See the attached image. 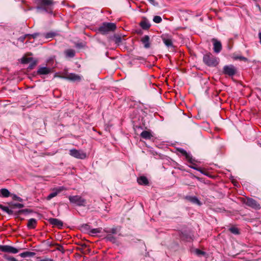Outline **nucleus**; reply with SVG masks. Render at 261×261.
Here are the masks:
<instances>
[{"mask_svg": "<svg viewBox=\"0 0 261 261\" xmlns=\"http://www.w3.org/2000/svg\"><path fill=\"white\" fill-rule=\"evenodd\" d=\"M203 62L207 66L216 67L219 64L220 60L219 58L208 52L203 55Z\"/></svg>", "mask_w": 261, "mask_h": 261, "instance_id": "obj_1", "label": "nucleus"}, {"mask_svg": "<svg viewBox=\"0 0 261 261\" xmlns=\"http://www.w3.org/2000/svg\"><path fill=\"white\" fill-rule=\"evenodd\" d=\"M36 3L38 5L37 7V10L47 11V9H52L55 2L53 0H36Z\"/></svg>", "mask_w": 261, "mask_h": 261, "instance_id": "obj_2", "label": "nucleus"}, {"mask_svg": "<svg viewBox=\"0 0 261 261\" xmlns=\"http://www.w3.org/2000/svg\"><path fill=\"white\" fill-rule=\"evenodd\" d=\"M116 29L115 23L112 22H104L99 28L98 30L103 34H106L110 32L114 31Z\"/></svg>", "mask_w": 261, "mask_h": 261, "instance_id": "obj_3", "label": "nucleus"}, {"mask_svg": "<svg viewBox=\"0 0 261 261\" xmlns=\"http://www.w3.org/2000/svg\"><path fill=\"white\" fill-rule=\"evenodd\" d=\"M101 228H93L91 229L88 224L83 225V232L87 233L91 236H94L96 234L100 233Z\"/></svg>", "mask_w": 261, "mask_h": 261, "instance_id": "obj_4", "label": "nucleus"}, {"mask_svg": "<svg viewBox=\"0 0 261 261\" xmlns=\"http://www.w3.org/2000/svg\"><path fill=\"white\" fill-rule=\"evenodd\" d=\"M237 72V69L233 65H225L223 68V74L229 76H233Z\"/></svg>", "mask_w": 261, "mask_h": 261, "instance_id": "obj_5", "label": "nucleus"}, {"mask_svg": "<svg viewBox=\"0 0 261 261\" xmlns=\"http://www.w3.org/2000/svg\"><path fill=\"white\" fill-rule=\"evenodd\" d=\"M244 203L246 205L255 210H259L260 208V204L254 199L247 197L246 199L244 200Z\"/></svg>", "mask_w": 261, "mask_h": 261, "instance_id": "obj_6", "label": "nucleus"}, {"mask_svg": "<svg viewBox=\"0 0 261 261\" xmlns=\"http://www.w3.org/2000/svg\"><path fill=\"white\" fill-rule=\"evenodd\" d=\"M0 251L13 254L17 253L19 251L18 249L10 245H0Z\"/></svg>", "mask_w": 261, "mask_h": 261, "instance_id": "obj_7", "label": "nucleus"}, {"mask_svg": "<svg viewBox=\"0 0 261 261\" xmlns=\"http://www.w3.org/2000/svg\"><path fill=\"white\" fill-rule=\"evenodd\" d=\"M178 151L184 155L188 161L190 163L194 164V162L196 161L195 160L192 158V155L190 153L187 152L184 149L181 148H178Z\"/></svg>", "mask_w": 261, "mask_h": 261, "instance_id": "obj_8", "label": "nucleus"}, {"mask_svg": "<svg viewBox=\"0 0 261 261\" xmlns=\"http://www.w3.org/2000/svg\"><path fill=\"white\" fill-rule=\"evenodd\" d=\"M212 42H213L214 45V51L216 54L219 53L222 50V44L221 42L215 38L212 39Z\"/></svg>", "mask_w": 261, "mask_h": 261, "instance_id": "obj_9", "label": "nucleus"}, {"mask_svg": "<svg viewBox=\"0 0 261 261\" xmlns=\"http://www.w3.org/2000/svg\"><path fill=\"white\" fill-rule=\"evenodd\" d=\"M69 200L71 203L79 206L82 205V198L80 196H69Z\"/></svg>", "mask_w": 261, "mask_h": 261, "instance_id": "obj_10", "label": "nucleus"}, {"mask_svg": "<svg viewBox=\"0 0 261 261\" xmlns=\"http://www.w3.org/2000/svg\"><path fill=\"white\" fill-rule=\"evenodd\" d=\"M62 78L72 82L80 81L81 80L80 76L72 73L67 74Z\"/></svg>", "mask_w": 261, "mask_h": 261, "instance_id": "obj_11", "label": "nucleus"}, {"mask_svg": "<svg viewBox=\"0 0 261 261\" xmlns=\"http://www.w3.org/2000/svg\"><path fill=\"white\" fill-rule=\"evenodd\" d=\"M48 221L51 224L59 228H61L63 225V222L61 220L56 218H49Z\"/></svg>", "mask_w": 261, "mask_h": 261, "instance_id": "obj_12", "label": "nucleus"}, {"mask_svg": "<svg viewBox=\"0 0 261 261\" xmlns=\"http://www.w3.org/2000/svg\"><path fill=\"white\" fill-rule=\"evenodd\" d=\"M64 189L63 187H59L54 190V191L50 193L46 197L47 200H49L54 197L56 196L58 194L60 193Z\"/></svg>", "mask_w": 261, "mask_h": 261, "instance_id": "obj_13", "label": "nucleus"}, {"mask_svg": "<svg viewBox=\"0 0 261 261\" xmlns=\"http://www.w3.org/2000/svg\"><path fill=\"white\" fill-rule=\"evenodd\" d=\"M64 54L66 59L72 58L75 56V51L73 49L68 48L64 51Z\"/></svg>", "mask_w": 261, "mask_h": 261, "instance_id": "obj_14", "label": "nucleus"}, {"mask_svg": "<svg viewBox=\"0 0 261 261\" xmlns=\"http://www.w3.org/2000/svg\"><path fill=\"white\" fill-rule=\"evenodd\" d=\"M185 199L194 204H197L198 205H201L202 204L199 200L195 196H186L185 197Z\"/></svg>", "mask_w": 261, "mask_h": 261, "instance_id": "obj_15", "label": "nucleus"}, {"mask_svg": "<svg viewBox=\"0 0 261 261\" xmlns=\"http://www.w3.org/2000/svg\"><path fill=\"white\" fill-rule=\"evenodd\" d=\"M140 25L143 30H148L151 26L149 21L146 18L140 22Z\"/></svg>", "mask_w": 261, "mask_h": 261, "instance_id": "obj_16", "label": "nucleus"}, {"mask_svg": "<svg viewBox=\"0 0 261 261\" xmlns=\"http://www.w3.org/2000/svg\"><path fill=\"white\" fill-rule=\"evenodd\" d=\"M162 40L163 41V42L166 45V46L168 47H172L173 46V43L172 39L167 36H164L162 37Z\"/></svg>", "mask_w": 261, "mask_h": 261, "instance_id": "obj_17", "label": "nucleus"}, {"mask_svg": "<svg viewBox=\"0 0 261 261\" xmlns=\"http://www.w3.org/2000/svg\"><path fill=\"white\" fill-rule=\"evenodd\" d=\"M149 39V37L148 35H145L141 39V41L144 44V47L146 48H148L150 47Z\"/></svg>", "mask_w": 261, "mask_h": 261, "instance_id": "obj_18", "label": "nucleus"}, {"mask_svg": "<svg viewBox=\"0 0 261 261\" xmlns=\"http://www.w3.org/2000/svg\"><path fill=\"white\" fill-rule=\"evenodd\" d=\"M50 72V69L46 67H42L38 69L37 72L41 75H45Z\"/></svg>", "mask_w": 261, "mask_h": 261, "instance_id": "obj_19", "label": "nucleus"}, {"mask_svg": "<svg viewBox=\"0 0 261 261\" xmlns=\"http://www.w3.org/2000/svg\"><path fill=\"white\" fill-rule=\"evenodd\" d=\"M37 223V220L34 218H31L29 220L27 227L29 229H34L35 228Z\"/></svg>", "mask_w": 261, "mask_h": 261, "instance_id": "obj_20", "label": "nucleus"}, {"mask_svg": "<svg viewBox=\"0 0 261 261\" xmlns=\"http://www.w3.org/2000/svg\"><path fill=\"white\" fill-rule=\"evenodd\" d=\"M70 154L76 158H81V154L80 152L75 149L70 150Z\"/></svg>", "mask_w": 261, "mask_h": 261, "instance_id": "obj_21", "label": "nucleus"}, {"mask_svg": "<svg viewBox=\"0 0 261 261\" xmlns=\"http://www.w3.org/2000/svg\"><path fill=\"white\" fill-rule=\"evenodd\" d=\"M140 136L142 138L145 139H150L152 137L151 133L147 131V130L143 131L141 133Z\"/></svg>", "mask_w": 261, "mask_h": 261, "instance_id": "obj_22", "label": "nucleus"}, {"mask_svg": "<svg viewBox=\"0 0 261 261\" xmlns=\"http://www.w3.org/2000/svg\"><path fill=\"white\" fill-rule=\"evenodd\" d=\"M35 253L34 252L30 251H26L22 253H21L19 255L23 258L27 257H33L35 256Z\"/></svg>", "mask_w": 261, "mask_h": 261, "instance_id": "obj_23", "label": "nucleus"}, {"mask_svg": "<svg viewBox=\"0 0 261 261\" xmlns=\"http://www.w3.org/2000/svg\"><path fill=\"white\" fill-rule=\"evenodd\" d=\"M10 192L7 189H2L0 190V196L3 197H8L10 196Z\"/></svg>", "mask_w": 261, "mask_h": 261, "instance_id": "obj_24", "label": "nucleus"}, {"mask_svg": "<svg viewBox=\"0 0 261 261\" xmlns=\"http://www.w3.org/2000/svg\"><path fill=\"white\" fill-rule=\"evenodd\" d=\"M0 208L9 215H11L13 214V211L9 209L8 206H5L2 204H0Z\"/></svg>", "mask_w": 261, "mask_h": 261, "instance_id": "obj_25", "label": "nucleus"}, {"mask_svg": "<svg viewBox=\"0 0 261 261\" xmlns=\"http://www.w3.org/2000/svg\"><path fill=\"white\" fill-rule=\"evenodd\" d=\"M105 239L109 241L112 242L113 243L116 242V238L113 236L111 234H108L107 236L105 238Z\"/></svg>", "mask_w": 261, "mask_h": 261, "instance_id": "obj_26", "label": "nucleus"}, {"mask_svg": "<svg viewBox=\"0 0 261 261\" xmlns=\"http://www.w3.org/2000/svg\"><path fill=\"white\" fill-rule=\"evenodd\" d=\"M43 35L46 39H50L53 38L55 36V33L53 32H49L44 34Z\"/></svg>", "mask_w": 261, "mask_h": 261, "instance_id": "obj_27", "label": "nucleus"}, {"mask_svg": "<svg viewBox=\"0 0 261 261\" xmlns=\"http://www.w3.org/2000/svg\"><path fill=\"white\" fill-rule=\"evenodd\" d=\"M194 163H195V162H194ZM193 164V166H190V167H191V168L194 169H195V170H197V171H200V173H202V174H204V175H206L208 176V174H206V173H205L204 171H203L202 169H200V168H197V167H196V165H195V163H194V164Z\"/></svg>", "mask_w": 261, "mask_h": 261, "instance_id": "obj_28", "label": "nucleus"}, {"mask_svg": "<svg viewBox=\"0 0 261 261\" xmlns=\"http://www.w3.org/2000/svg\"><path fill=\"white\" fill-rule=\"evenodd\" d=\"M106 232L109 234H116L117 232V228H112L106 230Z\"/></svg>", "mask_w": 261, "mask_h": 261, "instance_id": "obj_29", "label": "nucleus"}, {"mask_svg": "<svg viewBox=\"0 0 261 261\" xmlns=\"http://www.w3.org/2000/svg\"><path fill=\"white\" fill-rule=\"evenodd\" d=\"M153 21L156 23H159L162 21V19L160 16H155L153 18Z\"/></svg>", "mask_w": 261, "mask_h": 261, "instance_id": "obj_30", "label": "nucleus"}, {"mask_svg": "<svg viewBox=\"0 0 261 261\" xmlns=\"http://www.w3.org/2000/svg\"><path fill=\"white\" fill-rule=\"evenodd\" d=\"M83 246V254H86L89 253L90 249L87 248V245L84 243L82 245Z\"/></svg>", "mask_w": 261, "mask_h": 261, "instance_id": "obj_31", "label": "nucleus"}, {"mask_svg": "<svg viewBox=\"0 0 261 261\" xmlns=\"http://www.w3.org/2000/svg\"><path fill=\"white\" fill-rule=\"evenodd\" d=\"M137 182L140 185L148 186L149 185V180H137Z\"/></svg>", "mask_w": 261, "mask_h": 261, "instance_id": "obj_32", "label": "nucleus"}, {"mask_svg": "<svg viewBox=\"0 0 261 261\" xmlns=\"http://www.w3.org/2000/svg\"><path fill=\"white\" fill-rule=\"evenodd\" d=\"M4 258L8 261H18L14 257L9 256L7 255H4Z\"/></svg>", "mask_w": 261, "mask_h": 261, "instance_id": "obj_33", "label": "nucleus"}, {"mask_svg": "<svg viewBox=\"0 0 261 261\" xmlns=\"http://www.w3.org/2000/svg\"><path fill=\"white\" fill-rule=\"evenodd\" d=\"M229 231L233 233V234H239V230L236 227H231L229 228Z\"/></svg>", "mask_w": 261, "mask_h": 261, "instance_id": "obj_34", "label": "nucleus"}, {"mask_svg": "<svg viewBox=\"0 0 261 261\" xmlns=\"http://www.w3.org/2000/svg\"><path fill=\"white\" fill-rule=\"evenodd\" d=\"M234 58H235V59H239L240 60L244 61L245 62H247L248 61V59L247 58L243 57V56H237Z\"/></svg>", "mask_w": 261, "mask_h": 261, "instance_id": "obj_35", "label": "nucleus"}, {"mask_svg": "<svg viewBox=\"0 0 261 261\" xmlns=\"http://www.w3.org/2000/svg\"><path fill=\"white\" fill-rule=\"evenodd\" d=\"M115 41L116 43L121 42V37L119 36H115Z\"/></svg>", "mask_w": 261, "mask_h": 261, "instance_id": "obj_36", "label": "nucleus"}, {"mask_svg": "<svg viewBox=\"0 0 261 261\" xmlns=\"http://www.w3.org/2000/svg\"><path fill=\"white\" fill-rule=\"evenodd\" d=\"M148 1L154 6H158L159 5L158 3L156 2L154 0H148Z\"/></svg>", "mask_w": 261, "mask_h": 261, "instance_id": "obj_37", "label": "nucleus"}, {"mask_svg": "<svg viewBox=\"0 0 261 261\" xmlns=\"http://www.w3.org/2000/svg\"><path fill=\"white\" fill-rule=\"evenodd\" d=\"M196 253L197 255H204L205 254V252L199 250V249H196Z\"/></svg>", "mask_w": 261, "mask_h": 261, "instance_id": "obj_38", "label": "nucleus"}, {"mask_svg": "<svg viewBox=\"0 0 261 261\" xmlns=\"http://www.w3.org/2000/svg\"><path fill=\"white\" fill-rule=\"evenodd\" d=\"M14 206H15V207H17L18 208H22L24 206L23 204H22L21 203H15L14 204Z\"/></svg>", "mask_w": 261, "mask_h": 261, "instance_id": "obj_39", "label": "nucleus"}, {"mask_svg": "<svg viewBox=\"0 0 261 261\" xmlns=\"http://www.w3.org/2000/svg\"><path fill=\"white\" fill-rule=\"evenodd\" d=\"M30 211H29V210L28 209H24V210H22L19 211L20 213H28Z\"/></svg>", "mask_w": 261, "mask_h": 261, "instance_id": "obj_40", "label": "nucleus"}, {"mask_svg": "<svg viewBox=\"0 0 261 261\" xmlns=\"http://www.w3.org/2000/svg\"><path fill=\"white\" fill-rule=\"evenodd\" d=\"M32 60L31 58L24 59V60L22 61V63H27L29 62V60Z\"/></svg>", "mask_w": 261, "mask_h": 261, "instance_id": "obj_41", "label": "nucleus"}, {"mask_svg": "<svg viewBox=\"0 0 261 261\" xmlns=\"http://www.w3.org/2000/svg\"><path fill=\"white\" fill-rule=\"evenodd\" d=\"M39 261H53L52 259L46 258L44 259H40Z\"/></svg>", "mask_w": 261, "mask_h": 261, "instance_id": "obj_42", "label": "nucleus"}, {"mask_svg": "<svg viewBox=\"0 0 261 261\" xmlns=\"http://www.w3.org/2000/svg\"><path fill=\"white\" fill-rule=\"evenodd\" d=\"M39 33H34V34H32V35H31V36H32L33 38H36L37 36H39Z\"/></svg>", "mask_w": 261, "mask_h": 261, "instance_id": "obj_43", "label": "nucleus"}, {"mask_svg": "<svg viewBox=\"0 0 261 261\" xmlns=\"http://www.w3.org/2000/svg\"><path fill=\"white\" fill-rule=\"evenodd\" d=\"M137 179H147V178L144 176H141L140 177L138 178Z\"/></svg>", "mask_w": 261, "mask_h": 261, "instance_id": "obj_44", "label": "nucleus"}, {"mask_svg": "<svg viewBox=\"0 0 261 261\" xmlns=\"http://www.w3.org/2000/svg\"><path fill=\"white\" fill-rule=\"evenodd\" d=\"M135 60H142L143 59V58L142 57H137V58H135Z\"/></svg>", "mask_w": 261, "mask_h": 261, "instance_id": "obj_45", "label": "nucleus"}, {"mask_svg": "<svg viewBox=\"0 0 261 261\" xmlns=\"http://www.w3.org/2000/svg\"><path fill=\"white\" fill-rule=\"evenodd\" d=\"M258 37H259V42L261 44V32H259V33H258Z\"/></svg>", "mask_w": 261, "mask_h": 261, "instance_id": "obj_46", "label": "nucleus"}, {"mask_svg": "<svg viewBox=\"0 0 261 261\" xmlns=\"http://www.w3.org/2000/svg\"><path fill=\"white\" fill-rule=\"evenodd\" d=\"M25 38V37H20L19 40H20L21 41H23L24 39Z\"/></svg>", "mask_w": 261, "mask_h": 261, "instance_id": "obj_47", "label": "nucleus"}, {"mask_svg": "<svg viewBox=\"0 0 261 261\" xmlns=\"http://www.w3.org/2000/svg\"><path fill=\"white\" fill-rule=\"evenodd\" d=\"M14 198L16 199H17V200H20V198L17 196L16 195H14Z\"/></svg>", "mask_w": 261, "mask_h": 261, "instance_id": "obj_48", "label": "nucleus"}, {"mask_svg": "<svg viewBox=\"0 0 261 261\" xmlns=\"http://www.w3.org/2000/svg\"><path fill=\"white\" fill-rule=\"evenodd\" d=\"M232 182L233 183L234 185H237V180H232Z\"/></svg>", "mask_w": 261, "mask_h": 261, "instance_id": "obj_49", "label": "nucleus"}, {"mask_svg": "<svg viewBox=\"0 0 261 261\" xmlns=\"http://www.w3.org/2000/svg\"><path fill=\"white\" fill-rule=\"evenodd\" d=\"M82 155H83V159L86 157V155L85 153H83Z\"/></svg>", "mask_w": 261, "mask_h": 261, "instance_id": "obj_50", "label": "nucleus"}, {"mask_svg": "<svg viewBox=\"0 0 261 261\" xmlns=\"http://www.w3.org/2000/svg\"><path fill=\"white\" fill-rule=\"evenodd\" d=\"M36 64V62H34L33 65L31 66V68H32L33 66H34Z\"/></svg>", "mask_w": 261, "mask_h": 261, "instance_id": "obj_51", "label": "nucleus"}, {"mask_svg": "<svg viewBox=\"0 0 261 261\" xmlns=\"http://www.w3.org/2000/svg\"><path fill=\"white\" fill-rule=\"evenodd\" d=\"M82 202H83V206H85V204H84V200L83 199V201H82Z\"/></svg>", "mask_w": 261, "mask_h": 261, "instance_id": "obj_52", "label": "nucleus"}, {"mask_svg": "<svg viewBox=\"0 0 261 261\" xmlns=\"http://www.w3.org/2000/svg\"><path fill=\"white\" fill-rule=\"evenodd\" d=\"M84 256H83V259H82V260H83V261H84Z\"/></svg>", "mask_w": 261, "mask_h": 261, "instance_id": "obj_53", "label": "nucleus"}]
</instances>
